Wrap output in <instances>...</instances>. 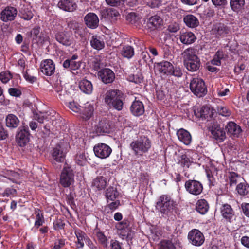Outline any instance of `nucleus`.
<instances>
[{
    "label": "nucleus",
    "instance_id": "33",
    "mask_svg": "<svg viewBox=\"0 0 249 249\" xmlns=\"http://www.w3.org/2000/svg\"><path fill=\"white\" fill-rule=\"evenodd\" d=\"M107 183L106 178L103 176H99L93 179L92 185L98 190H102L105 188Z\"/></svg>",
    "mask_w": 249,
    "mask_h": 249
},
{
    "label": "nucleus",
    "instance_id": "60",
    "mask_svg": "<svg viewBox=\"0 0 249 249\" xmlns=\"http://www.w3.org/2000/svg\"><path fill=\"white\" fill-rule=\"evenodd\" d=\"M180 29V27L178 24L174 22L170 24L168 27V30L170 32L176 33Z\"/></svg>",
    "mask_w": 249,
    "mask_h": 249
},
{
    "label": "nucleus",
    "instance_id": "46",
    "mask_svg": "<svg viewBox=\"0 0 249 249\" xmlns=\"http://www.w3.org/2000/svg\"><path fill=\"white\" fill-rule=\"evenodd\" d=\"M213 115L212 110L207 106H203L200 110V116L201 118L208 119Z\"/></svg>",
    "mask_w": 249,
    "mask_h": 249
},
{
    "label": "nucleus",
    "instance_id": "30",
    "mask_svg": "<svg viewBox=\"0 0 249 249\" xmlns=\"http://www.w3.org/2000/svg\"><path fill=\"white\" fill-rule=\"evenodd\" d=\"M183 63L186 69L192 72L198 70L200 64L198 58L183 62Z\"/></svg>",
    "mask_w": 249,
    "mask_h": 249
},
{
    "label": "nucleus",
    "instance_id": "27",
    "mask_svg": "<svg viewBox=\"0 0 249 249\" xmlns=\"http://www.w3.org/2000/svg\"><path fill=\"white\" fill-rule=\"evenodd\" d=\"M177 135L179 140L186 145L190 144L192 141V137L188 131L180 129L177 132Z\"/></svg>",
    "mask_w": 249,
    "mask_h": 249
},
{
    "label": "nucleus",
    "instance_id": "10",
    "mask_svg": "<svg viewBox=\"0 0 249 249\" xmlns=\"http://www.w3.org/2000/svg\"><path fill=\"white\" fill-rule=\"evenodd\" d=\"M67 153L65 145L62 144H58L53 148L52 156L55 161L62 162L64 161Z\"/></svg>",
    "mask_w": 249,
    "mask_h": 249
},
{
    "label": "nucleus",
    "instance_id": "18",
    "mask_svg": "<svg viewBox=\"0 0 249 249\" xmlns=\"http://www.w3.org/2000/svg\"><path fill=\"white\" fill-rule=\"evenodd\" d=\"M81 110L79 112L80 117L85 120L89 119L93 114L94 108L92 105L87 103L83 107H81Z\"/></svg>",
    "mask_w": 249,
    "mask_h": 249
},
{
    "label": "nucleus",
    "instance_id": "7",
    "mask_svg": "<svg viewBox=\"0 0 249 249\" xmlns=\"http://www.w3.org/2000/svg\"><path fill=\"white\" fill-rule=\"evenodd\" d=\"M93 151L95 156L98 158L106 159L111 154L112 149L105 143H99L94 146Z\"/></svg>",
    "mask_w": 249,
    "mask_h": 249
},
{
    "label": "nucleus",
    "instance_id": "14",
    "mask_svg": "<svg viewBox=\"0 0 249 249\" xmlns=\"http://www.w3.org/2000/svg\"><path fill=\"white\" fill-rule=\"evenodd\" d=\"M40 69L43 74L51 76L54 72L55 65L51 59H46L41 62Z\"/></svg>",
    "mask_w": 249,
    "mask_h": 249
},
{
    "label": "nucleus",
    "instance_id": "31",
    "mask_svg": "<svg viewBox=\"0 0 249 249\" xmlns=\"http://www.w3.org/2000/svg\"><path fill=\"white\" fill-rule=\"evenodd\" d=\"M90 45L95 49L100 50L105 47L102 38L98 36H93L90 41Z\"/></svg>",
    "mask_w": 249,
    "mask_h": 249
},
{
    "label": "nucleus",
    "instance_id": "15",
    "mask_svg": "<svg viewBox=\"0 0 249 249\" xmlns=\"http://www.w3.org/2000/svg\"><path fill=\"white\" fill-rule=\"evenodd\" d=\"M98 75L102 82L105 84L111 83L115 79L114 73L108 68L102 69L98 72Z\"/></svg>",
    "mask_w": 249,
    "mask_h": 249
},
{
    "label": "nucleus",
    "instance_id": "45",
    "mask_svg": "<svg viewBox=\"0 0 249 249\" xmlns=\"http://www.w3.org/2000/svg\"><path fill=\"white\" fill-rule=\"evenodd\" d=\"M75 160L77 164L83 166L87 160L85 152L84 151H79L75 156Z\"/></svg>",
    "mask_w": 249,
    "mask_h": 249
},
{
    "label": "nucleus",
    "instance_id": "41",
    "mask_svg": "<svg viewBox=\"0 0 249 249\" xmlns=\"http://www.w3.org/2000/svg\"><path fill=\"white\" fill-rule=\"evenodd\" d=\"M120 53L123 57L129 59L134 55V51L132 47L127 45L123 47Z\"/></svg>",
    "mask_w": 249,
    "mask_h": 249
},
{
    "label": "nucleus",
    "instance_id": "24",
    "mask_svg": "<svg viewBox=\"0 0 249 249\" xmlns=\"http://www.w3.org/2000/svg\"><path fill=\"white\" fill-rule=\"evenodd\" d=\"M20 121L19 119L14 114H9L5 118L6 126L10 129L17 128L19 125Z\"/></svg>",
    "mask_w": 249,
    "mask_h": 249
},
{
    "label": "nucleus",
    "instance_id": "58",
    "mask_svg": "<svg viewBox=\"0 0 249 249\" xmlns=\"http://www.w3.org/2000/svg\"><path fill=\"white\" fill-rule=\"evenodd\" d=\"M68 107L72 111L74 112L78 113L81 111V108L76 103L74 102H70L69 103Z\"/></svg>",
    "mask_w": 249,
    "mask_h": 249
},
{
    "label": "nucleus",
    "instance_id": "13",
    "mask_svg": "<svg viewBox=\"0 0 249 249\" xmlns=\"http://www.w3.org/2000/svg\"><path fill=\"white\" fill-rule=\"evenodd\" d=\"M211 132L213 138L219 142H223L226 138V133L223 127L216 123L210 127Z\"/></svg>",
    "mask_w": 249,
    "mask_h": 249
},
{
    "label": "nucleus",
    "instance_id": "59",
    "mask_svg": "<svg viewBox=\"0 0 249 249\" xmlns=\"http://www.w3.org/2000/svg\"><path fill=\"white\" fill-rule=\"evenodd\" d=\"M24 77L26 81L31 83H33L36 80V77L31 74L28 71L24 73Z\"/></svg>",
    "mask_w": 249,
    "mask_h": 249
},
{
    "label": "nucleus",
    "instance_id": "48",
    "mask_svg": "<svg viewBox=\"0 0 249 249\" xmlns=\"http://www.w3.org/2000/svg\"><path fill=\"white\" fill-rule=\"evenodd\" d=\"M35 213L36 214V215L35 222V226L37 228H38L44 222V219L43 215L41 213L39 209L35 210Z\"/></svg>",
    "mask_w": 249,
    "mask_h": 249
},
{
    "label": "nucleus",
    "instance_id": "55",
    "mask_svg": "<svg viewBox=\"0 0 249 249\" xmlns=\"http://www.w3.org/2000/svg\"><path fill=\"white\" fill-rule=\"evenodd\" d=\"M119 234L123 239L130 238L131 236L130 228L119 231Z\"/></svg>",
    "mask_w": 249,
    "mask_h": 249
},
{
    "label": "nucleus",
    "instance_id": "2",
    "mask_svg": "<svg viewBox=\"0 0 249 249\" xmlns=\"http://www.w3.org/2000/svg\"><path fill=\"white\" fill-rule=\"evenodd\" d=\"M122 92L117 89L108 90L105 95V102L110 107H113L118 111L122 109L123 102Z\"/></svg>",
    "mask_w": 249,
    "mask_h": 249
},
{
    "label": "nucleus",
    "instance_id": "51",
    "mask_svg": "<svg viewBox=\"0 0 249 249\" xmlns=\"http://www.w3.org/2000/svg\"><path fill=\"white\" fill-rule=\"evenodd\" d=\"M128 78L129 81L136 84L141 83L143 80V77L140 74H131Z\"/></svg>",
    "mask_w": 249,
    "mask_h": 249
},
{
    "label": "nucleus",
    "instance_id": "36",
    "mask_svg": "<svg viewBox=\"0 0 249 249\" xmlns=\"http://www.w3.org/2000/svg\"><path fill=\"white\" fill-rule=\"evenodd\" d=\"M213 33L217 36H224L229 33L228 28L224 25L219 24L215 26L212 30Z\"/></svg>",
    "mask_w": 249,
    "mask_h": 249
},
{
    "label": "nucleus",
    "instance_id": "5",
    "mask_svg": "<svg viewBox=\"0 0 249 249\" xmlns=\"http://www.w3.org/2000/svg\"><path fill=\"white\" fill-rule=\"evenodd\" d=\"M30 134L28 128L24 126L19 127L16 132V142L20 147L25 146L30 141Z\"/></svg>",
    "mask_w": 249,
    "mask_h": 249
},
{
    "label": "nucleus",
    "instance_id": "4",
    "mask_svg": "<svg viewBox=\"0 0 249 249\" xmlns=\"http://www.w3.org/2000/svg\"><path fill=\"white\" fill-rule=\"evenodd\" d=\"M190 88L191 91L198 97H202L207 93L206 87L202 79L198 78H193L190 82Z\"/></svg>",
    "mask_w": 249,
    "mask_h": 249
},
{
    "label": "nucleus",
    "instance_id": "23",
    "mask_svg": "<svg viewBox=\"0 0 249 249\" xmlns=\"http://www.w3.org/2000/svg\"><path fill=\"white\" fill-rule=\"evenodd\" d=\"M57 6L65 11H73L76 8V4L72 0H59Z\"/></svg>",
    "mask_w": 249,
    "mask_h": 249
},
{
    "label": "nucleus",
    "instance_id": "20",
    "mask_svg": "<svg viewBox=\"0 0 249 249\" xmlns=\"http://www.w3.org/2000/svg\"><path fill=\"white\" fill-rule=\"evenodd\" d=\"M55 39L59 43L66 46H70L73 43V40L69 34L64 32L56 33Z\"/></svg>",
    "mask_w": 249,
    "mask_h": 249
},
{
    "label": "nucleus",
    "instance_id": "52",
    "mask_svg": "<svg viewBox=\"0 0 249 249\" xmlns=\"http://www.w3.org/2000/svg\"><path fill=\"white\" fill-rule=\"evenodd\" d=\"M7 178L15 183H18V179L20 178V175L17 172L10 171L8 173Z\"/></svg>",
    "mask_w": 249,
    "mask_h": 249
},
{
    "label": "nucleus",
    "instance_id": "22",
    "mask_svg": "<svg viewBox=\"0 0 249 249\" xmlns=\"http://www.w3.org/2000/svg\"><path fill=\"white\" fill-rule=\"evenodd\" d=\"M196 38L195 35L188 31L180 32L179 35V39L182 43L185 45H189L193 43Z\"/></svg>",
    "mask_w": 249,
    "mask_h": 249
},
{
    "label": "nucleus",
    "instance_id": "39",
    "mask_svg": "<svg viewBox=\"0 0 249 249\" xmlns=\"http://www.w3.org/2000/svg\"><path fill=\"white\" fill-rule=\"evenodd\" d=\"M110 125L107 120H101L96 126V130L98 133H108L109 132Z\"/></svg>",
    "mask_w": 249,
    "mask_h": 249
},
{
    "label": "nucleus",
    "instance_id": "62",
    "mask_svg": "<svg viewBox=\"0 0 249 249\" xmlns=\"http://www.w3.org/2000/svg\"><path fill=\"white\" fill-rule=\"evenodd\" d=\"M169 74L173 75L178 77H180L182 76V73L180 68L176 67L175 68H174V67L173 66V69Z\"/></svg>",
    "mask_w": 249,
    "mask_h": 249
},
{
    "label": "nucleus",
    "instance_id": "37",
    "mask_svg": "<svg viewBox=\"0 0 249 249\" xmlns=\"http://www.w3.org/2000/svg\"><path fill=\"white\" fill-rule=\"evenodd\" d=\"M149 231V238L154 241L159 240L162 235L161 230L156 226H152Z\"/></svg>",
    "mask_w": 249,
    "mask_h": 249
},
{
    "label": "nucleus",
    "instance_id": "19",
    "mask_svg": "<svg viewBox=\"0 0 249 249\" xmlns=\"http://www.w3.org/2000/svg\"><path fill=\"white\" fill-rule=\"evenodd\" d=\"M156 70L160 73L169 74L173 69V65L168 61H162L155 65Z\"/></svg>",
    "mask_w": 249,
    "mask_h": 249
},
{
    "label": "nucleus",
    "instance_id": "25",
    "mask_svg": "<svg viewBox=\"0 0 249 249\" xmlns=\"http://www.w3.org/2000/svg\"><path fill=\"white\" fill-rule=\"evenodd\" d=\"M130 110L135 116H139L142 115L144 112V107L143 103L138 100L134 101L130 107Z\"/></svg>",
    "mask_w": 249,
    "mask_h": 249
},
{
    "label": "nucleus",
    "instance_id": "6",
    "mask_svg": "<svg viewBox=\"0 0 249 249\" xmlns=\"http://www.w3.org/2000/svg\"><path fill=\"white\" fill-rule=\"evenodd\" d=\"M186 190L190 194L197 196L203 191V186L201 182L196 180L189 179L184 184Z\"/></svg>",
    "mask_w": 249,
    "mask_h": 249
},
{
    "label": "nucleus",
    "instance_id": "35",
    "mask_svg": "<svg viewBox=\"0 0 249 249\" xmlns=\"http://www.w3.org/2000/svg\"><path fill=\"white\" fill-rule=\"evenodd\" d=\"M183 20L185 24L190 28L196 27L199 23L196 17L193 15H186L184 17Z\"/></svg>",
    "mask_w": 249,
    "mask_h": 249
},
{
    "label": "nucleus",
    "instance_id": "54",
    "mask_svg": "<svg viewBox=\"0 0 249 249\" xmlns=\"http://www.w3.org/2000/svg\"><path fill=\"white\" fill-rule=\"evenodd\" d=\"M116 228L118 231L130 228L129 222L127 220L124 219L123 221L117 223Z\"/></svg>",
    "mask_w": 249,
    "mask_h": 249
},
{
    "label": "nucleus",
    "instance_id": "11",
    "mask_svg": "<svg viewBox=\"0 0 249 249\" xmlns=\"http://www.w3.org/2000/svg\"><path fill=\"white\" fill-rule=\"evenodd\" d=\"M17 10L12 6H7L0 13V19L4 22L14 20L17 15Z\"/></svg>",
    "mask_w": 249,
    "mask_h": 249
},
{
    "label": "nucleus",
    "instance_id": "43",
    "mask_svg": "<svg viewBox=\"0 0 249 249\" xmlns=\"http://www.w3.org/2000/svg\"><path fill=\"white\" fill-rule=\"evenodd\" d=\"M19 16L25 20H29L33 18L34 14L32 11L28 8H22L19 10Z\"/></svg>",
    "mask_w": 249,
    "mask_h": 249
},
{
    "label": "nucleus",
    "instance_id": "8",
    "mask_svg": "<svg viewBox=\"0 0 249 249\" xmlns=\"http://www.w3.org/2000/svg\"><path fill=\"white\" fill-rule=\"evenodd\" d=\"M74 182V174L70 168H63L60 176V182L64 187L70 186Z\"/></svg>",
    "mask_w": 249,
    "mask_h": 249
},
{
    "label": "nucleus",
    "instance_id": "26",
    "mask_svg": "<svg viewBox=\"0 0 249 249\" xmlns=\"http://www.w3.org/2000/svg\"><path fill=\"white\" fill-rule=\"evenodd\" d=\"M226 129L228 133L233 137H238L241 133L240 127L232 122H230L227 124Z\"/></svg>",
    "mask_w": 249,
    "mask_h": 249
},
{
    "label": "nucleus",
    "instance_id": "28",
    "mask_svg": "<svg viewBox=\"0 0 249 249\" xmlns=\"http://www.w3.org/2000/svg\"><path fill=\"white\" fill-rule=\"evenodd\" d=\"M183 62L191 60L198 58L196 55V49L189 47L185 49L182 53Z\"/></svg>",
    "mask_w": 249,
    "mask_h": 249
},
{
    "label": "nucleus",
    "instance_id": "9",
    "mask_svg": "<svg viewBox=\"0 0 249 249\" xmlns=\"http://www.w3.org/2000/svg\"><path fill=\"white\" fill-rule=\"evenodd\" d=\"M188 238L189 242L196 246H200L204 242L203 233L197 229H193L189 232Z\"/></svg>",
    "mask_w": 249,
    "mask_h": 249
},
{
    "label": "nucleus",
    "instance_id": "44",
    "mask_svg": "<svg viewBox=\"0 0 249 249\" xmlns=\"http://www.w3.org/2000/svg\"><path fill=\"white\" fill-rule=\"evenodd\" d=\"M229 183L230 186L235 185L238 182H240L243 178L236 173L231 172L229 176Z\"/></svg>",
    "mask_w": 249,
    "mask_h": 249
},
{
    "label": "nucleus",
    "instance_id": "12",
    "mask_svg": "<svg viewBox=\"0 0 249 249\" xmlns=\"http://www.w3.org/2000/svg\"><path fill=\"white\" fill-rule=\"evenodd\" d=\"M74 234L77 238L75 244L77 249L83 248L84 246L85 243H87L89 245L91 243V241L90 239L87 236L86 234L81 230H75Z\"/></svg>",
    "mask_w": 249,
    "mask_h": 249
},
{
    "label": "nucleus",
    "instance_id": "42",
    "mask_svg": "<svg viewBox=\"0 0 249 249\" xmlns=\"http://www.w3.org/2000/svg\"><path fill=\"white\" fill-rule=\"evenodd\" d=\"M221 213L226 219L230 220L233 216V211L230 205L224 204L221 209Z\"/></svg>",
    "mask_w": 249,
    "mask_h": 249
},
{
    "label": "nucleus",
    "instance_id": "64",
    "mask_svg": "<svg viewBox=\"0 0 249 249\" xmlns=\"http://www.w3.org/2000/svg\"><path fill=\"white\" fill-rule=\"evenodd\" d=\"M110 249H122L120 243L117 240L110 241Z\"/></svg>",
    "mask_w": 249,
    "mask_h": 249
},
{
    "label": "nucleus",
    "instance_id": "34",
    "mask_svg": "<svg viewBox=\"0 0 249 249\" xmlns=\"http://www.w3.org/2000/svg\"><path fill=\"white\" fill-rule=\"evenodd\" d=\"M80 90L86 94H90L93 90V86L91 82L86 79L81 80L79 84Z\"/></svg>",
    "mask_w": 249,
    "mask_h": 249
},
{
    "label": "nucleus",
    "instance_id": "3",
    "mask_svg": "<svg viewBox=\"0 0 249 249\" xmlns=\"http://www.w3.org/2000/svg\"><path fill=\"white\" fill-rule=\"evenodd\" d=\"M175 202L166 195L160 196L156 202V209L162 213H167L176 207Z\"/></svg>",
    "mask_w": 249,
    "mask_h": 249
},
{
    "label": "nucleus",
    "instance_id": "53",
    "mask_svg": "<svg viewBox=\"0 0 249 249\" xmlns=\"http://www.w3.org/2000/svg\"><path fill=\"white\" fill-rule=\"evenodd\" d=\"M96 236L100 244H101L103 246H107V237L103 232L100 231L97 232Z\"/></svg>",
    "mask_w": 249,
    "mask_h": 249
},
{
    "label": "nucleus",
    "instance_id": "57",
    "mask_svg": "<svg viewBox=\"0 0 249 249\" xmlns=\"http://www.w3.org/2000/svg\"><path fill=\"white\" fill-rule=\"evenodd\" d=\"M180 162L182 166L186 168H189L191 164L190 160L186 155H182L180 157Z\"/></svg>",
    "mask_w": 249,
    "mask_h": 249
},
{
    "label": "nucleus",
    "instance_id": "50",
    "mask_svg": "<svg viewBox=\"0 0 249 249\" xmlns=\"http://www.w3.org/2000/svg\"><path fill=\"white\" fill-rule=\"evenodd\" d=\"M107 15L112 20H116L120 16L119 12L113 8L108 9L107 10Z\"/></svg>",
    "mask_w": 249,
    "mask_h": 249
},
{
    "label": "nucleus",
    "instance_id": "40",
    "mask_svg": "<svg viewBox=\"0 0 249 249\" xmlns=\"http://www.w3.org/2000/svg\"><path fill=\"white\" fill-rule=\"evenodd\" d=\"M245 4V0H230V4L234 11H240Z\"/></svg>",
    "mask_w": 249,
    "mask_h": 249
},
{
    "label": "nucleus",
    "instance_id": "32",
    "mask_svg": "<svg viewBox=\"0 0 249 249\" xmlns=\"http://www.w3.org/2000/svg\"><path fill=\"white\" fill-rule=\"evenodd\" d=\"M116 187L114 186H109L106 191L105 196L107 201H114L119 196Z\"/></svg>",
    "mask_w": 249,
    "mask_h": 249
},
{
    "label": "nucleus",
    "instance_id": "16",
    "mask_svg": "<svg viewBox=\"0 0 249 249\" xmlns=\"http://www.w3.org/2000/svg\"><path fill=\"white\" fill-rule=\"evenodd\" d=\"M84 21L88 28L96 29L99 25V19L94 13H89L84 17Z\"/></svg>",
    "mask_w": 249,
    "mask_h": 249
},
{
    "label": "nucleus",
    "instance_id": "47",
    "mask_svg": "<svg viewBox=\"0 0 249 249\" xmlns=\"http://www.w3.org/2000/svg\"><path fill=\"white\" fill-rule=\"evenodd\" d=\"M159 249H176V247L171 241L162 240L160 242Z\"/></svg>",
    "mask_w": 249,
    "mask_h": 249
},
{
    "label": "nucleus",
    "instance_id": "29",
    "mask_svg": "<svg viewBox=\"0 0 249 249\" xmlns=\"http://www.w3.org/2000/svg\"><path fill=\"white\" fill-rule=\"evenodd\" d=\"M236 190L240 196L247 197L249 196V184L244 180L237 185Z\"/></svg>",
    "mask_w": 249,
    "mask_h": 249
},
{
    "label": "nucleus",
    "instance_id": "1",
    "mask_svg": "<svg viewBox=\"0 0 249 249\" xmlns=\"http://www.w3.org/2000/svg\"><path fill=\"white\" fill-rule=\"evenodd\" d=\"M151 145V140L147 136L142 135L134 140L130 147L135 156H142L150 150Z\"/></svg>",
    "mask_w": 249,
    "mask_h": 249
},
{
    "label": "nucleus",
    "instance_id": "63",
    "mask_svg": "<svg viewBox=\"0 0 249 249\" xmlns=\"http://www.w3.org/2000/svg\"><path fill=\"white\" fill-rule=\"evenodd\" d=\"M9 93L13 96L19 97L21 94V91L16 88H11L8 89Z\"/></svg>",
    "mask_w": 249,
    "mask_h": 249
},
{
    "label": "nucleus",
    "instance_id": "49",
    "mask_svg": "<svg viewBox=\"0 0 249 249\" xmlns=\"http://www.w3.org/2000/svg\"><path fill=\"white\" fill-rule=\"evenodd\" d=\"M217 110L219 115L225 117L229 116L231 114V111L224 106H219L217 107Z\"/></svg>",
    "mask_w": 249,
    "mask_h": 249
},
{
    "label": "nucleus",
    "instance_id": "38",
    "mask_svg": "<svg viewBox=\"0 0 249 249\" xmlns=\"http://www.w3.org/2000/svg\"><path fill=\"white\" fill-rule=\"evenodd\" d=\"M209 209V205L205 199L198 200L196 204V210L200 213L204 214Z\"/></svg>",
    "mask_w": 249,
    "mask_h": 249
},
{
    "label": "nucleus",
    "instance_id": "56",
    "mask_svg": "<svg viewBox=\"0 0 249 249\" xmlns=\"http://www.w3.org/2000/svg\"><path fill=\"white\" fill-rule=\"evenodd\" d=\"M12 78V76L9 72H2L0 73V79L3 83H7Z\"/></svg>",
    "mask_w": 249,
    "mask_h": 249
},
{
    "label": "nucleus",
    "instance_id": "61",
    "mask_svg": "<svg viewBox=\"0 0 249 249\" xmlns=\"http://www.w3.org/2000/svg\"><path fill=\"white\" fill-rule=\"evenodd\" d=\"M213 4L215 7H224L227 4L226 0H211Z\"/></svg>",
    "mask_w": 249,
    "mask_h": 249
},
{
    "label": "nucleus",
    "instance_id": "17",
    "mask_svg": "<svg viewBox=\"0 0 249 249\" xmlns=\"http://www.w3.org/2000/svg\"><path fill=\"white\" fill-rule=\"evenodd\" d=\"M162 19L158 15L151 17L147 23V27L150 31H154L161 27L163 25Z\"/></svg>",
    "mask_w": 249,
    "mask_h": 249
},
{
    "label": "nucleus",
    "instance_id": "21",
    "mask_svg": "<svg viewBox=\"0 0 249 249\" xmlns=\"http://www.w3.org/2000/svg\"><path fill=\"white\" fill-rule=\"evenodd\" d=\"M78 58V56L74 54L71 56L70 59H67L64 61L63 66L66 69H70L71 70H78L81 65L80 61H76V60Z\"/></svg>",
    "mask_w": 249,
    "mask_h": 249
}]
</instances>
